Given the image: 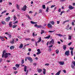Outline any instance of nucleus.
Here are the masks:
<instances>
[{"instance_id":"obj_1","label":"nucleus","mask_w":75,"mask_h":75,"mask_svg":"<svg viewBox=\"0 0 75 75\" xmlns=\"http://www.w3.org/2000/svg\"><path fill=\"white\" fill-rule=\"evenodd\" d=\"M6 51L5 50L3 51L2 56V58H3V57H4V56L5 58H7L8 57V53H6Z\"/></svg>"},{"instance_id":"obj_2","label":"nucleus","mask_w":75,"mask_h":75,"mask_svg":"<svg viewBox=\"0 0 75 75\" xmlns=\"http://www.w3.org/2000/svg\"><path fill=\"white\" fill-rule=\"evenodd\" d=\"M74 47L72 48V47H70V50H71V54L72 56H73V50H74Z\"/></svg>"},{"instance_id":"obj_3","label":"nucleus","mask_w":75,"mask_h":75,"mask_svg":"<svg viewBox=\"0 0 75 75\" xmlns=\"http://www.w3.org/2000/svg\"><path fill=\"white\" fill-rule=\"evenodd\" d=\"M26 9H27V6L26 5H25L23 8H22V10L23 11H25Z\"/></svg>"},{"instance_id":"obj_4","label":"nucleus","mask_w":75,"mask_h":75,"mask_svg":"<svg viewBox=\"0 0 75 75\" xmlns=\"http://www.w3.org/2000/svg\"><path fill=\"white\" fill-rule=\"evenodd\" d=\"M65 54L66 55L68 56V55H69V50H68L67 51H66L65 52Z\"/></svg>"},{"instance_id":"obj_5","label":"nucleus","mask_w":75,"mask_h":75,"mask_svg":"<svg viewBox=\"0 0 75 75\" xmlns=\"http://www.w3.org/2000/svg\"><path fill=\"white\" fill-rule=\"evenodd\" d=\"M54 44V39H52L50 43L49 44L50 45H52Z\"/></svg>"},{"instance_id":"obj_6","label":"nucleus","mask_w":75,"mask_h":75,"mask_svg":"<svg viewBox=\"0 0 75 75\" xmlns=\"http://www.w3.org/2000/svg\"><path fill=\"white\" fill-rule=\"evenodd\" d=\"M59 64L60 65H64V64H65V63H64V62L63 61H60L59 62Z\"/></svg>"},{"instance_id":"obj_7","label":"nucleus","mask_w":75,"mask_h":75,"mask_svg":"<svg viewBox=\"0 0 75 75\" xmlns=\"http://www.w3.org/2000/svg\"><path fill=\"white\" fill-rule=\"evenodd\" d=\"M28 59L30 61V62H33V59L31 57H28Z\"/></svg>"},{"instance_id":"obj_8","label":"nucleus","mask_w":75,"mask_h":75,"mask_svg":"<svg viewBox=\"0 0 75 75\" xmlns=\"http://www.w3.org/2000/svg\"><path fill=\"white\" fill-rule=\"evenodd\" d=\"M47 27L48 28H52V25L49 23L47 24Z\"/></svg>"},{"instance_id":"obj_9","label":"nucleus","mask_w":75,"mask_h":75,"mask_svg":"<svg viewBox=\"0 0 75 75\" xmlns=\"http://www.w3.org/2000/svg\"><path fill=\"white\" fill-rule=\"evenodd\" d=\"M69 8L70 10H72V9H74V7H73L72 6H71V5H70L69 6Z\"/></svg>"},{"instance_id":"obj_10","label":"nucleus","mask_w":75,"mask_h":75,"mask_svg":"<svg viewBox=\"0 0 75 75\" xmlns=\"http://www.w3.org/2000/svg\"><path fill=\"white\" fill-rule=\"evenodd\" d=\"M10 20V16H8L7 18H6V22H8V21Z\"/></svg>"},{"instance_id":"obj_11","label":"nucleus","mask_w":75,"mask_h":75,"mask_svg":"<svg viewBox=\"0 0 75 75\" xmlns=\"http://www.w3.org/2000/svg\"><path fill=\"white\" fill-rule=\"evenodd\" d=\"M0 39H1L2 41H4L5 40L4 39V37H3L0 36Z\"/></svg>"},{"instance_id":"obj_12","label":"nucleus","mask_w":75,"mask_h":75,"mask_svg":"<svg viewBox=\"0 0 75 75\" xmlns=\"http://www.w3.org/2000/svg\"><path fill=\"white\" fill-rule=\"evenodd\" d=\"M63 48L64 50H65L66 48H67V45H63Z\"/></svg>"},{"instance_id":"obj_13","label":"nucleus","mask_w":75,"mask_h":75,"mask_svg":"<svg viewBox=\"0 0 75 75\" xmlns=\"http://www.w3.org/2000/svg\"><path fill=\"white\" fill-rule=\"evenodd\" d=\"M11 23H12V22H10L9 23V25L10 27H12V26H13V25L11 24Z\"/></svg>"},{"instance_id":"obj_14","label":"nucleus","mask_w":75,"mask_h":75,"mask_svg":"<svg viewBox=\"0 0 75 75\" xmlns=\"http://www.w3.org/2000/svg\"><path fill=\"white\" fill-rule=\"evenodd\" d=\"M23 44L21 43V44L20 45L19 47V48L21 49V48H23Z\"/></svg>"},{"instance_id":"obj_15","label":"nucleus","mask_w":75,"mask_h":75,"mask_svg":"<svg viewBox=\"0 0 75 75\" xmlns=\"http://www.w3.org/2000/svg\"><path fill=\"white\" fill-rule=\"evenodd\" d=\"M69 25H67L66 28V29H67V30H69Z\"/></svg>"},{"instance_id":"obj_16","label":"nucleus","mask_w":75,"mask_h":75,"mask_svg":"<svg viewBox=\"0 0 75 75\" xmlns=\"http://www.w3.org/2000/svg\"><path fill=\"white\" fill-rule=\"evenodd\" d=\"M50 23H51V24H52V25H54V24H55V23H54V21H51L49 22Z\"/></svg>"},{"instance_id":"obj_17","label":"nucleus","mask_w":75,"mask_h":75,"mask_svg":"<svg viewBox=\"0 0 75 75\" xmlns=\"http://www.w3.org/2000/svg\"><path fill=\"white\" fill-rule=\"evenodd\" d=\"M1 23L2 24H4L5 25H6V22H5V21H2L1 22Z\"/></svg>"},{"instance_id":"obj_18","label":"nucleus","mask_w":75,"mask_h":75,"mask_svg":"<svg viewBox=\"0 0 75 75\" xmlns=\"http://www.w3.org/2000/svg\"><path fill=\"white\" fill-rule=\"evenodd\" d=\"M15 67H16V68H18L20 67V65L18 64H16Z\"/></svg>"},{"instance_id":"obj_19","label":"nucleus","mask_w":75,"mask_h":75,"mask_svg":"<svg viewBox=\"0 0 75 75\" xmlns=\"http://www.w3.org/2000/svg\"><path fill=\"white\" fill-rule=\"evenodd\" d=\"M14 48V46H11L10 47V50H13Z\"/></svg>"},{"instance_id":"obj_20","label":"nucleus","mask_w":75,"mask_h":75,"mask_svg":"<svg viewBox=\"0 0 75 75\" xmlns=\"http://www.w3.org/2000/svg\"><path fill=\"white\" fill-rule=\"evenodd\" d=\"M30 23H31V24H37L36 22H34L32 21L30 22Z\"/></svg>"},{"instance_id":"obj_21","label":"nucleus","mask_w":75,"mask_h":75,"mask_svg":"<svg viewBox=\"0 0 75 75\" xmlns=\"http://www.w3.org/2000/svg\"><path fill=\"white\" fill-rule=\"evenodd\" d=\"M24 70L25 72H26L27 71V66H25L24 68Z\"/></svg>"},{"instance_id":"obj_22","label":"nucleus","mask_w":75,"mask_h":75,"mask_svg":"<svg viewBox=\"0 0 75 75\" xmlns=\"http://www.w3.org/2000/svg\"><path fill=\"white\" fill-rule=\"evenodd\" d=\"M41 38L40 37L39 40H38L37 42V43H39V42H41Z\"/></svg>"},{"instance_id":"obj_23","label":"nucleus","mask_w":75,"mask_h":75,"mask_svg":"<svg viewBox=\"0 0 75 75\" xmlns=\"http://www.w3.org/2000/svg\"><path fill=\"white\" fill-rule=\"evenodd\" d=\"M38 72H39V73H41L42 72V69H38Z\"/></svg>"},{"instance_id":"obj_24","label":"nucleus","mask_w":75,"mask_h":75,"mask_svg":"<svg viewBox=\"0 0 75 75\" xmlns=\"http://www.w3.org/2000/svg\"><path fill=\"white\" fill-rule=\"evenodd\" d=\"M43 74L44 75H45V71H46V70L45 69H43Z\"/></svg>"},{"instance_id":"obj_25","label":"nucleus","mask_w":75,"mask_h":75,"mask_svg":"<svg viewBox=\"0 0 75 75\" xmlns=\"http://www.w3.org/2000/svg\"><path fill=\"white\" fill-rule=\"evenodd\" d=\"M13 18H14V20L15 21L17 20V18L16 17V16H15V15H14Z\"/></svg>"},{"instance_id":"obj_26","label":"nucleus","mask_w":75,"mask_h":75,"mask_svg":"<svg viewBox=\"0 0 75 75\" xmlns=\"http://www.w3.org/2000/svg\"><path fill=\"white\" fill-rule=\"evenodd\" d=\"M50 35H49V36H47V37H46L45 38H46V39H49V38H50Z\"/></svg>"},{"instance_id":"obj_27","label":"nucleus","mask_w":75,"mask_h":75,"mask_svg":"<svg viewBox=\"0 0 75 75\" xmlns=\"http://www.w3.org/2000/svg\"><path fill=\"white\" fill-rule=\"evenodd\" d=\"M14 39H13L12 41H10V43H11V44H14Z\"/></svg>"},{"instance_id":"obj_28","label":"nucleus","mask_w":75,"mask_h":75,"mask_svg":"<svg viewBox=\"0 0 75 75\" xmlns=\"http://www.w3.org/2000/svg\"><path fill=\"white\" fill-rule=\"evenodd\" d=\"M17 26V25H13V28H16V27Z\"/></svg>"},{"instance_id":"obj_29","label":"nucleus","mask_w":75,"mask_h":75,"mask_svg":"<svg viewBox=\"0 0 75 75\" xmlns=\"http://www.w3.org/2000/svg\"><path fill=\"white\" fill-rule=\"evenodd\" d=\"M65 13V11H62L61 12V13L60 14V16H62V13Z\"/></svg>"},{"instance_id":"obj_30","label":"nucleus","mask_w":75,"mask_h":75,"mask_svg":"<svg viewBox=\"0 0 75 75\" xmlns=\"http://www.w3.org/2000/svg\"><path fill=\"white\" fill-rule=\"evenodd\" d=\"M41 34H43V33H45V31H44V30H41Z\"/></svg>"},{"instance_id":"obj_31","label":"nucleus","mask_w":75,"mask_h":75,"mask_svg":"<svg viewBox=\"0 0 75 75\" xmlns=\"http://www.w3.org/2000/svg\"><path fill=\"white\" fill-rule=\"evenodd\" d=\"M21 63L22 64H24V59L21 60Z\"/></svg>"},{"instance_id":"obj_32","label":"nucleus","mask_w":75,"mask_h":75,"mask_svg":"<svg viewBox=\"0 0 75 75\" xmlns=\"http://www.w3.org/2000/svg\"><path fill=\"white\" fill-rule=\"evenodd\" d=\"M56 54H59V50L57 49L56 50Z\"/></svg>"},{"instance_id":"obj_33","label":"nucleus","mask_w":75,"mask_h":75,"mask_svg":"<svg viewBox=\"0 0 75 75\" xmlns=\"http://www.w3.org/2000/svg\"><path fill=\"white\" fill-rule=\"evenodd\" d=\"M42 7H43V9H45L46 7H45V5H43L42 6Z\"/></svg>"},{"instance_id":"obj_34","label":"nucleus","mask_w":75,"mask_h":75,"mask_svg":"<svg viewBox=\"0 0 75 75\" xmlns=\"http://www.w3.org/2000/svg\"><path fill=\"white\" fill-rule=\"evenodd\" d=\"M16 7L18 10H20V9H19V6L18 4H16Z\"/></svg>"},{"instance_id":"obj_35","label":"nucleus","mask_w":75,"mask_h":75,"mask_svg":"<svg viewBox=\"0 0 75 75\" xmlns=\"http://www.w3.org/2000/svg\"><path fill=\"white\" fill-rule=\"evenodd\" d=\"M7 11H3L1 13V14H4V13H6V12Z\"/></svg>"},{"instance_id":"obj_36","label":"nucleus","mask_w":75,"mask_h":75,"mask_svg":"<svg viewBox=\"0 0 75 75\" xmlns=\"http://www.w3.org/2000/svg\"><path fill=\"white\" fill-rule=\"evenodd\" d=\"M48 10H49V7L48 6L46 8V11H47V12H48Z\"/></svg>"},{"instance_id":"obj_37","label":"nucleus","mask_w":75,"mask_h":75,"mask_svg":"<svg viewBox=\"0 0 75 75\" xmlns=\"http://www.w3.org/2000/svg\"><path fill=\"white\" fill-rule=\"evenodd\" d=\"M27 17H28V18L29 19V20H31V18L30 17V16L28 15H27Z\"/></svg>"},{"instance_id":"obj_38","label":"nucleus","mask_w":75,"mask_h":75,"mask_svg":"<svg viewBox=\"0 0 75 75\" xmlns=\"http://www.w3.org/2000/svg\"><path fill=\"white\" fill-rule=\"evenodd\" d=\"M57 35H58V36H59V37H62V35L60 34H57Z\"/></svg>"},{"instance_id":"obj_39","label":"nucleus","mask_w":75,"mask_h":75,"mask_svg":"<svg viewBox=\"0 0 75 75\" xmlns=\"http://www.w3.org/2000/svg\"><path fill=\"white\" fill-rule=\"evenodd\" d=\"M69 22V20H67L66 21H64L63 24H65V23H67V22Z\"/></svg>"},{"instance_id":"obj_40","label":"nucleus","mask_w":75,"mask_h":75,"mask_svg":"<svg viewBox=\"0 0 75 75\" xmlns=\"http://www.w3.org/2000/svg\"><path fill=\"white\" fill-rule=\"evenodd\" d=\"M42 27V26H41V25H38L37 28H41Z\"/></svg>"},{"instance_id":"obj_41","label":"nucleus","mask_w":75,"mask_h":75,"mask_svg":"<svg viewBox=\"0 0 75 75\" xmlns=\"http://www.w3.org/2000/svg\"><path fill=\"white\" fill-rule=\"evenodd\" d=\"M69 39V40H71V35H69V38H68Z\"/></svg>"},{"instance_id":"obj_42","label":"nucleus","mask_w":75,"mask_h":75,"mask_svg":"<svg viewBox=\"0 0 75 75\" xmlns=\"http://www.w3.org/2000/svg\"><path fill=\"white\" fill-rule=\"evenodd\" d=\"M71 68H72V69H74V65L71 64Z\"/></svg>"},{"instance_id":"obj_43","label":"nucleus","mask_w":75,"mask_h":75,"mask_svg":"<svg viewBox=\"0 0 75 75\" xmlns=\"http://www.w3.org/2000/svg\"><path fill=\"white\" fill-rule=\"evenodd\" d=\"M18 23V21H16L13 23V24H17Z\"/></svg>"},{"instance_id":"obj_44","label":"nucleus","mask_w":75,"mask_h":75,"mask_svg":"<svg viewBox=\"0 0 75 75\" xmlns=\"http://www.w3.org/2000/svg\"><path fill=\"white\" fill-rule=\"evenodd\" d=\"M33 65H34V66H36L37 65V63H34L33 64Z\"/></svg>"},{"instance_id":"obj_45","label":"nucleus","mask_w":75,"mask_h":75,"mask_svg":"<svg viewBox=\"0 0 75 75\" xmlns=\"http://www.w3.org/2000/svg\"><path fill=\"white\" fill-rule=\"evenodd\" d=\"M50 65L49 63H46L45 64V66H48Z\"/></svg>"},{"instance_id":"obj_46","label":"nucleus","mask_w":75,"mask_h":75,"mask_svg":"<svg viewBox=\"0 0 75 75\" xmlns=\"http://www.w3.org/2000/svg\"><path fill=\"white\" fill-rule=\"evenodd\" d=\"M55 6V5H52L51 6V8H53V7H54Z\"/></svg>"},{"instance_id":"obj_47","label":"nucleus","mask_w":75,"mask_h":75,"mask_svg":"<svg viewBox=\"0 0 75 75\" xmlns=\"http://www.w3.org/2000/svg\"><path fill=\"white\" fill-rule=\"evenodd\" d=\"M13 68L14 70H17V68H16V67H13Z\"/></svg>"},{"instance_id":"obj_48","label":"nucleus","mask_w":75,"mask_h":75,"mask_svg":"<svg viewBox=\"0 0 75 75\" xmlns=\"http://www.w3.org/2000/svg\"><path fill=\"white\" fill-rule=\"evenodd\" d=\"M8 37H9V38H11V35L9 34V35H8Z\"/></svg>"},{"instance_id":"obj_49","label":"nucleus","mask_w":75,"mask_h":75,"mask_svg":"<svg viewBox=\"0 0 75 75\" xmlns=\"http://www.w3.org/2000/svg\"><path fill=\"white\" fill-rule=\"evenodd\" d=\"M71 24L72 25H75V23H74V22H73L71 23Z\"/></svg>"},{"instance_id":"obj_50","label":"nucleus","mask_w":75,"mask_h":75,"mask_svg":"<svg viewBox=\"0 0 75 75\" xmlns=\"http://www.w3.org/2000/svg\"><path fill=\"white\" fill-rule=\"evenodd\" d=\"M61 8H59V9L58 11L60 13V12H61Z\"/></svg>"},{"instance_id":"obj_51","label":"nucleus","mask_w":75,"mask_h":75,"mask_svg":"<svg viewBox=\"0 0 75 75\" xmlns=\"http://www.w3.org/2000/svg\"><path fill=\"white\" fill-rule=\"evenodd\" d=\"M63 72H64V73H65H65H66V72H67V71H66V70H64L63 71Z\"/></svg>"},{"instance_id":"obj_52","label":"nucleus","mask_w":75,"mask_h":75,"mask_svg":"<svg viewBox=\"0 0 75 75\" xmlns=\"http://www.w3.org/2000/svg\"><path fill=\"white\" fill-rule=\"evenodd\" d=\"M18 38H19V39H21V37L19 36H18Z\"/></svg>"},{"instance_id":"obj_53","label":"nucleus","mask_w":75,"mask_h":75,"mask_svg":"<svg viewBox=\"0 0 75 75\" xmlns=\"http://www.w3.org/2000/svg\"><path fill=\"white\" fill-rule=\"evenodd\" d=\"M35 45L36 47H37V42H35Z\"/></svg>"},{"instance_id":"obj_54","label":"nucleus","mask_w":75,"mask_h":75,"mask_svg":"<svg viewBox=\"0 0 75 75\" xmlns=\"http://www.w3.org/2000/svg\"><path fill=\"white\" fill-rule=\"evenodd\" d=\"M40 53H41V52H38L37 53V55H39V54H40Z\"/></svg>"},{"instance_id":"obj_55","label":"nucleus","mask_w":75,"mask_h":75,"mask_svg":"<svg viewBox=\"0 0 75 75\" xmlns=\"http://www.w3.org/2000/svg\"><path fill=\"white\" fill-rule=\"evenodd\" d=\"M27 59H28V57H25V61H27Z\"/></svg>"},{"instance_id":"obj_56","label":"nucleus","mask_w":75,"mask_h":75,"mask_svg":"<svg viewBox=\"0 0 75 75\" xmlns=\"http://www.w3.org/2000/svg\"><path fill=\"white\" fill-rule=\"evenodd\" d=\"M53 45H50V46H49V48H52V46Z\"/></svg>"},{"instance_id":"obj_57","label":"nucleus","mask_w":75,"mask_h":75,"mask_svg":"<svg viewBox=\"0 0 75 75\" xmlns=\"http://www.w3.org/2000/svg\"><path fill=\"white\" fill-rule=\"evenodd\" d=\"M5 34H6V35H9V33H8L7 32L5 33Z\"/></svg>"},{"instance_id":"obj_58","label":"nucleus","mask_w":75,"mask_h":75,"mask_svg":"<svg viewBox=\"0 0 75 75\" xmlns=\"http://www.w3.org/2000/svg\"><path fill=\"white\" fill-rule=\"evenodd\" d=\"M28 70H27L26 72V73L25 74V75H27V74H28Z\"/></svg>"},{"instance_id":"obj_59","label":"nucleus","mask_w":75,"mask_h":75,"mask_svg":"<svg viewBox=\"0 0 75 75\" xmlns=\"http://www.w3.org/2000/svg\"><path fill=\"white\" fill-rule=\"evenodd\" d=\"M60 23V21H57V24H59Z\"/></svg>"},{"instance_id":"obj_60","label":"nucleus","mask_w":75,"mask_h":75,"mask_svg":"<svg viewBox=\"0 0 75 75\" xmlns=\"http://www.w3.org/2000/svg\"><path fill=\"white\" fill-rule=\"evenodd\" d=\"M72 44V42H71L69 43L68 44V45H70L71 44Z\"/></svg>"},{"instance_id":"obj_61","label":"nucleus","mask_w":75,"mask_h":75,"mask_svg":"<svg viewBox=\"0 0 75 75\" xmlns=\"http://www.w3.org/2000/svg\"><path fill=\"white\" fill-rule=\"evenodd\" d=\"M42 13V10L41 9H40L39 10V13Z\"/></svg>"},{"instance_id":"obj_62","label":"nucleus","mask_w":75,"mask_h":75,"mask_svg":"<svg viewBox=\"0 0 75 75\" xmlns=\"http://www.w3.org/2000/svg\"><path fill=\"white\" fill-rule=\"evenodd\" d=\"M25 40H31V39H30L28 38H26V39H25Z\"/></svg>"},{"instance_id":"obj_63","label":"nucleus","mask_w":75,"mask_h":75,"mask_svg":"<svg viewBox=\"0 0 75 75\" xmlns=\"http://www.w3.org/2000/svg\"><path fill=\"white\" fill-rule=\"evenodd\" d=\"M6 62H10V61L7 60H6Z\"/></svg>"},{"instance_id":"obj_64","label":"nucleus","mask_w":75,"mask_h":75,"mask_svg":"<svg viewBox=\"0 0 75 75\" xmlns=\"http://www.w3.org/2000/svg\"><path fill=\"white\" fill-rule=\"evenodd\" d=\"M28 51H31V49H30V48H29L28 49Z\"/></svg>"}]
</instances>
